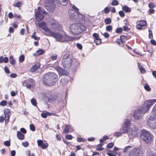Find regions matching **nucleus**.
I'll use <instances>...</instances> for the list:
<instances>
[{
  "label": "nucleus",
  "instance_id": "f257e3e1",
  "mask_svg": "<svg viewBox=\"0 0 156 156\" xmlns=\"http://www.w3.org/2000/svg\"><path fill=\"white\" fill-rule=\"evenodd\" d=\"M130 121L129 120L126 119L123 123V125L120 129L122 133H127L128 136L131 138H133L137 135L138 128L135 126H129Z\"/></svg>",
  "mask_w": 156,
  "mask_h": 156
},
{
  "label": "nucleus",
  "instance_id": "f03ea898",
  "mask_svg": "<svg viewBox=\"0 0 156 156\" xmlns=\"http://www.w3.org/2000/svg\"><path fill=\"white\" fill-rule=\"evenodd\" d=\"M49 36L54 37L57 41L61 42L72 41L74 39L73 37L69 36L64 32L57 33L51 31Z\"/></svg>",
  "mask_w": 156,
  "mask_h": 156
},
{
  "label": "nucleus",
  "instance_id": "7ed1b4c3",
  "mask_svg": "<svg viewBox=\"0 0 156 156\" xmlns=\"http://www.w3.org/2000/svg\"><path fill=\"white\" fill-rule=\"evenodd\" d=\"M57 75L53 73L49 72L43 77V82L45 85L51 86L54 84L57 80Z\"/></svg>",
  "mask_w": 156,
  "mask_h": 156
},
{
  "label": "nucleus",
  "instance_id": "20e7f679",
  "mask_svg": "<svg viewBox=\"0 0 156 156\" xmlns=\"http://www.w3.org/2000/svg\"><path fill=\"white\" fill-rule=\"evenodd\" d=\"M69 28L71 33L78 35L85 30L86 27L80 23H74L70 25Z\"/></svg>",
  "mask_w": 156,
  "mask_h": 156
},
{
  "label": "nucleus",
  "instance_id": "39448f33",
  "mask_svg": "<svg viewBox=\"0 0 156 156\" xmlns=\"http://www.w3.org/2000/svg\"><path fill=\"white\" fill-rule=\"evenodd\" d=\"M141 137L143 141L147 144H150L153 140V137L150 133L146 130H142Z\"/></svg>",
  "mask_w": 156,
  "mask_h": 156
},
{
  "label": "nucleus",
  "instance_id": "423d86ee",
  "mask_svg": "<svg viewBox=\"0 0 156 156\" xmlns=\"http://www.w3.org/2000/svg\"><path fill=\"white\" fill-rule=\"evenodd\" d=\"M73 63V61L69 54L64 55L62 60V63L63 66L66 69L69 68Z\"/></svg>",
  "mask_w": 156,
  "mask_h": 156
},
{
  "label": "nucleus",
  "instance_id": "0eeeda50",
  "mask_svg": "<svg viewBox=\"0 0 156 156\" xmlns=\"http://www.w3.org/2000/svg\"><path fill=\"white\" fill-rule=\"evenodd\" d=\"M48 24L51 29L55 31H58L62 28V27L58 22L52 19H50L48 21Z\"/></svg>",
  "mask_w": 156,
  "mask_h": 156
},
{
  "label": "nucleus",
  "instance_id": "6e6552de",
  "mask_svg": "<svg viewBox=\"0 0 156 156\" xmlns=\"http://www.w3.org/2000/svg\"><path fill=\"white\" fill-rule=\"evenodd\" d=\"M146 124L151 129H154L156 128V115H152L147 121Z\"/></svg>",
  "mask_w": 156,
  "mask_h": 156
},
{
  "label": "nucleus",
  "instance_id": "1a4fd4ad",
  "mask_svg": "<svg viewBox=\"0 0 156 156\" xmlns=\"http://www.w3.org/2000/svg\"><path fill=\"white\" fill-rule=\"evenodd\" d=\"M69 13L70 18L74 21H77L78 19L82 20L84 18L83 16L81 14L72 10H69Z\"/></svg>",
  "mask_w": 156,
  "mask_h": 156
},
{
  "label": "nucleus",
  "instance_id": "9d476101",
  "mask_svg": "<svg viewBox=\"0 0 156 156\" xmlns=\"http://www.w3.org/2000/svg\"><path fill=\"white\" fill-rule=\"evenodd\" d=\"M155 102H156V99L148 100L145 101L143 106L141 107L142 109V112L145 113Z\"/></svg>",
  "mask_w": 156,
  "mask_h": 156
},
{
  "label": "nucleus",
  "instance_id": "9b49d317",
  "mask_svg": "<svg viewBox=\"0 0 156 156\" xmlns=\"http://www.w3.org/2000/svg\"><path fill=\"white\" fill-rule=\"evenodd\" d=\"M10 115V113L9 110L8 109H5L4 114L0 117V122L2 123L5 120V123L8 122Z\"/></svg>",
  "mask_w": 156,
  "mask_h": 156
},
{
  "label": "nucleus",
  "instance_id": "f8f14e48",
  "mask_svg": "<svg viewBox=\"0 0 156 156\" xmlns=\"http://www.w3.org/2000/svg\"><path fill=\"white\" fill-rule=\"evenodd\" d=\"M142 152L139 148H134L130 152L128 156H142Z\"/></svg>",
  "mask_w": 156,
  "mask_h": 156
},
{
  "label": "nucleus",
  "instance_id": "ddd939ff",
  "mask_svg": "<svg viewBox=\"0 0 156 156\" xmlns=\"http://www.w3.org/2000/svg\"><path fill=\"white\" fill-rule=\"evenodd\" d=\"M38 26L39 28L42 29L45 31L46 34L47 36H49V35L51 31L47 27L46 23L44 22H42L38 23Z\"/></svg>",
  "mask_w": 156,
  "mask_h": 156
},
{
  "label": "nucleus",
  "instance_id": "4468645a",
  "mask_svg": "<svg viewBox=\"0 0 156 156\" xmlns=\"http://www.w3.org/2000/svg\"><path fill=\"white\" fill-rule=\"evenodd\" d=\"M35 85V81L32 79H29L24 81L23 85L24 87H26L27 89H30L31 87H33Z\"/></svg>",
  "mask_w": 156,
  "mask_h": 156
},
{
  "label": "nucleus",
  "instance_id": "2eb2a0df",
  "mask_svg": "<svg viewBox=\"0 0 156 156\" xmlns=\"http://www.w3.org/2000/svg\"><path fill=\"white\" fill-rule=\"evenodd\" d=\"M142 109L140 107L139 109L135 111L133 116L135 119H139L141 118L142 115L145 113L142 112Z\"/></svg>",
  "mask_w": 156,
  "mask_h": 156
},
{
  "label": "nucleus",
  "instance_id": "dca6fc26",
  "mask_svg": "<svg viewBox=\"0 0 156 156\" xmlns=\"http://www.w3.org/2000/svg\"><path fill=\"white\" fill-rule=\"evenodd\" d=\"M55 69L58 72L59 76L66 75L67 74V73L66 71L63 70L60 67L56 66L55 67Z\"/></svg>",
  "mask_w": 156,
  "mask_h": 156
},
{
  "label": "nucleus",
  "instance_id": "f3484780",
  "mask_svg": "<svg viewBox=\"0 0 156 156\" xmlns=\"http://www.w3.org/2000/svg\"><path fill=\"white\" fill-rule=\"evenodd\" d=\"M146 24V22L144 20H140L137 23V28L140 30L143 29V27Z\"/></svg>",
  "mask_w": 156,
  "mask_h": 156
},
{
  "label": "nucleus",
  "instance_id": "a211bd4d",
  "mask_svg": "<svg viewBox=\"0 0 156 156\" xmlns=\"http://www.w3.org/2000/svg\"><path fill=\"white\" fill-rule=\"evenodd\" d=\"M48 100L50 102H54L56 100L57 96L56 94H53L51 95L47 96Z\"/></svg>",
  "mask_w": 156,
  "mask_h": 156
},
{
  "label": "nucleus",
  "instance_id": "6ab92c4d",
  "mask_svg": "<svg viewBox=\"0 0 156 156\" xmlns=\"http://www.w3.org/2000/svg\"><path fill=\"white\" fill-rule=\"evenodd\" d=\"M44 17V16L40 13L39 12L35 13V19L37 21H40L42 20Z\"/></svg>",
  "mask_w": 156,
  "mask_h": 156
},
{
  "label": "nucleus",
  "instance_id": "aec40b11",
  "mask_svg": "<svg viewBox=\"0 0 156 156\" xmlns=\"http://www.w3.org/2000/svg\"><path fill=\"white\" fill-rule=\"evenodd\" d=\"M73 131V129L71 126L69 125H66L63 132L65 133H68L69 132H72Z\"/></svg>",
  "mask_w": 156,
  "mask_h": 156
},
{
  "label": "nucleus",
  "instance_id": "412c9836",
  "mask_svg": "<svg viewBox=\"0 0 156 156\" xmlns=\"http://www.w3.org/2000/svg\"><path fill=\"white\" fill-rule=\"evenodd\" d=\"M46 8L49 11L52 12L54 11L55 8V5L53 2H52L51 4V6H46Z\"/></svg>",
  "mask_w": 156,
  "mask_h": 156
},
{
  "label": "nucleus",
  "instance_id": "4be33fe9",
  "mask_svg": "<svg viewBox=\"0 0 156 156\" xmlns=\"http://www.w3.org/2000/svg\"><path fill=\"white\" fill-rule=\"evenodd\" d=\"M56 2L58 4H61L62 5H66L68 2V0H56Z\"/></svg>",
  "mask_w": 156,
  "mask_h": 156
},
{
  "label": "nucleus",
  "instance_id": "5701e85b",
  "mask_svg": "<svg viewBox=\"0 0 156 156\" xmlns=\"http://www.w3.org/2000/svg\"><path fill=\"white\" fill-rule=\"evenodd\" d=\"M40 64L37 63L34 66L30 69V71L31 72H34L36 71L38 68H39Z\"/></svg>",
  "mask_w": 156,
  "mask_h": 156
},
{
  "label": "nucleus",
  "instance_id": "b1692460",
  "mask_svg": "<svg viewBox=\"0 0 156 156\" xmlns=\"http://www.w3.org/2000/svg\"><path fill=\"white\" fill-rule=\"evenodd\" d=\"M122 9L126 13L130 12L131 9L126 5H124L122 7Z\"/></svg>",
  "mask_w": 156,
  "mask_h": 156
},
{
  "label": "nucleus",
  "instance_id": "393cba45",
  "mask_svg": "<svg viewBox=\"0 0 156 156\" xmlns=\"http://www.w3.org/2000/svg\"><path fill=\"white\" fill-rule=\"evenodd\" d=\"M17 136L18 138L20 140H23L24 139V136L20 132L17 133Z\"/></svg>",
  "mask_w": 156,
  "mask_h": 156
},
{
  "label": "nucleus",
  "instance_id": "a878e982",
  "mask_svg": "<svg viewBox=\"0 0 156 156\" xmlns=\"http://www.w3.org/2000/svg\"><path fill=\"white\" fill-rule=\"evenodd\" d=\"M37 12H40V13L41 14H45L47 13V12L44 11V9L40 7H38V11Z\"/></svg>",
  "mask_w": 156,
  "mask_h": 156
},
{
  "label": "nucleus",
  "instance_id": "bb28decb",
  "mask_svg": "<svg viewBox=\"0 0 156 156\" xmlns=\"http://www.w3.org/2000/svg\"><path fill=\"white\" fill-rule=\"evenodd\" d=\"M22 5V3L21 2H17L14 3L13 5L15 7H20Z\"/></svg>",
  "mask_w": 156,
  "mask_h": 156
},
{
  "label": "nucleus",
  "instance_id": "cd10ccee",
  "mask_svg": "<svg viewBox=\"0 0 156 156\" xmlns=\"http://www.w3.org/2000/svg\"><path fill=\"white\" fill-rule=\"evenodd\" d=\"M25 59V57L23 55H21L19 58V61L20 62H23Z\"/></svg>",
  "mask_w": 156,
  "mask_h": 156
},
{
  "label": "nucleus",
  "instance_id": "c85d7f7f",
  "mask_svg": "<svg viewBox=\"0 0 156 156\" xmlns=\"http://www.w3.org/2000/svg\"><path fill=\"white\" fill-rule=\"evenodd\" d=\"M10 62L11 65H13L15 63V60L13 58L12 56H11L9 57Z\"/></svg>",
  "mask_w": 156,
  "mask_h": 156
},
{
  "label": "nucleus",
  "instance_id": "c756f323",
  "mask_svg": "<svg viewBox=\"0 0 156 156\" xmlns=\"http://www.w3.org/2000/svg\"><path fill=\"white\" fill-rule=\"evenodd\" d=\"M104 21L106 24H108L111 23V20L110 18H107L105 19Z\"/></svg>",
  "mask_w": 156,
  "mask_h": 156
},
{
  "label": "nucleus",
  "instance_id": "7c9ffc66",
  "mask_svg": "<svg viewBox=\"0 0 156 156\" xmlns=\"http://www.w3.org/2000/svg\"><path fill=\"white\" fill-rule=\"evenodd\" d=\"M44 51L41 49H39L36 51L37 55H38L42 54Z\"/></svg>",
  "mask_w": 156,
  "mask_h": 156
},
{
  "label": "nucleus",
  "instance_id": "2f4dec72",
  "mask_svg": "<svg viewBox=\"0 0 156 156\" xmlns=\"http://www.w3.org/2000/svg\"><path fill=\"white\" fill-rule=\"evenodd\" d=\"M111 4L113 5H117L119 4V2L117 0H113L112 1Z\"/></svg>",
  "mask_w": 156,
  "mask_h": 156
},
{
  "label": "nucleus",
  "instance_id": "473e14b6",
  "mask_svg": "<svg viewBox=\"0 0 156 156\" xmlns=\"http://www.w3.org/2000/svg\"><path fill=\"white\" fill-rule=\"evenodd\" d=\"M145 89L148 91H150L151 89L148 84H145L144 86Z\"/></svg>",
  "mask_w": 156,
  "mask_h": 156
},
{
  "label": "nucleus",
  "instance_id": "72a5a7b5",
  "mask_svg": "<svg viewBox=\"0 0 156 156\" xmlns=\"http://www.w3.org/2000/svg\"><path fill=\"white\" fill-rule=\"evenodd\" d=\"M31 104L34 106H35L37 105L36 100L34 98H32L31 100Z\"/></svg>",
  "mask_w": 156,
  "mask_h": 156
},
{
  "label": "nucleus",
  "instance_id": "f704fd0d",
  "mask_svg": "<svg viewBox=\"0 0 156 156\" xmlns=\"http://www.w3.org/2000/svg\"><path fill=\"white\" fill-rule=\"evenodd\" d=\"M48 144L47 143H45L44 144H43L41 146V148L42 149H45L47 148L48 146Z\"/></svg>",
  "mask_w": 156,
  "mask_h": 156
},
{
  "label": "nucleus",
  "instance_id": "c9c22d12",
  "mask_svg": "<svg viewBox=\"0 0 156 156\" xmlns=\"http://www.w3.org/2000/svg\"><path fill=\"white\" fill-rule=\"evenodd\" d=\"M120 39L122 43H123L126 41V37L124 36H122L120 37Z\"/></svg>",
  "mask_w": 156,
  "mask_h": 156
},
{
  "label": "nucleus",
  "instance_id": "e433bc0d",
  "mask_svg": "<svg viewBox=\"0 0 156 156\" xmlns=\"http://www.w3.org/2000/svg\"><path fill=\"white\" fill-rule=\"evenodd\" d=\"M106 30L108 31H111L112 30V27L111 25H109L106 27Z\"/></svg>",
  "mask_w": 156,
  "mask_h": 156
},
{
  "label": "nucleus",
  "instance_id": "4c0bfd02",
  "mask_svg": "<svg viewBox=\"0 0 156 156\" xmlns=\"http://www.w3.org/2000/svg\"><path fill=\"white\" fill-rule=\"evenodd\" d=\"M122 133V132H116L114 133V135L115 136L118 137L121 135Z\"/></svg>",
  "mask_w": 156,
  "mask_h": 156
},
{
  "label": "nucleus",
  "instance_id": "58836bf2",
  "mask_svg": "<svg viewBox=\"0 0 156 156\" xmlns=\"http://www.w3.org/2000/svg\"><path fill=\"white\" fill-rule=\"evenodd\" d=\"M77 140L78 142H83L86 141V140L81 137H79L77 138Z\"/></svg>",
  "mask_w": 156,
  "mask_h": 156
},
{
  "label": "nucleus",
  "instance_id": "ea45409f",
  "mask_svg": "<svg viewBox=\"0 0 156 156\" xmlns=\"http://www.w3.org/2000/svg\"><path fill=\"white\" fill-rule=\"evenodd\" d=\"M104 11L105 13H108L110 12L109 8L108 7H106L104 9Z\"/></svg>",
  "mask_w": 156,
  "mask_h": 156
},
{
  "label": "nucleus",
  "instance_id": "a19ab883",
  "mask_svg": "<svg viewBox=\"0 0 156 156\" xmlns=\"http://www.w3.org/2000/svg\"><path fill=\"white\" fill-rule=\"evenodd\" d=\"M7 101L5 100L1 101L0 103V105L2 106H5L7 104Z\"/></svg>",
  "mask_w": 156,
  "mask_h": 156
},
{
  "label": "nucleus",
  "instance_id": "79ce46f5",
  "mask_svg": "<svg viewBox=\"0 0 156 156\" xmlns=\"http://www.w3.org/2000/svg\"><path fill=\"white\" fill-rule=\"evenodd\" d=\"M93 36L95 39V40H97V39H98L99 38L98 34L97 33H94L93 34Z\"/></svg>",
  "mask_w": 156,
  "mask_h": 156
},
{
  "label": "nucleus",
  "instance_id": "37998d69",
  "mask_svg": "<svg viewBox=\"0 0 156 156\" xmlns=\"http://www.w3.org/2000/svg\"><path fill=\"white\" fill-rule=\"evenodd\" d=\"M122 31V29L121 27L118 28L116 30V33H120Z\"/></svg>",
  "mask_w": 156,
  "mask_h": 156
},
{
  "label": "nucleus",
  "instance_id": "c03bdc74",
  "mask_svg": "<svg viewBox=\"0 0 156 156\" xmlns=\"http://www.w3.org/2000/svg\"><path fill=\"white\" fill-rule=\"evenodd\" d=\"M22 145L25 147H27L29 145V143L27 141L23 142L22 143Z\"/></svg>",
  "mask_w": 156,
  "mask_h": 156
},
{
  "label": "nucleus",
  "instance_id": "a18cd8bd",
  "mask_svg": "<svg viewBox=\"0 0 156 156\" xmlns=\"http://www.w3.org/2000/svg\"><path fill=\"white\" fill-rule=\"evenodd\" d=\"M113 145H114V144L113 143H110L108 144V145H107V148H112L113 146Z\"/></svg>",
  "mask_w": 156,
  "mask_h": 156
},
{
  "label": "nucleus",
  "instance_id": "49530a36",
  "mask_svg": "<svg viewBox=\"0 0 156 156\" xmlns=\"http://www.w3.org/2000/svg\"><path fill=\"white\" fill-rule=\"evenodd\" d=\"M30 127L31 130L33 131H34L35 130V126L33 124H30Z\"/></svg>",
  "mask_w": 156,
  "mask_h": 156
},
{
  "label": "nucleus",
  "instance_id": "de8ad7c7",
  "mask_svg": "<svg viewBox=\"0 0 156 156\" xmlns=\"http://www.w3.org/2000/svg\"><path fill=\"white\" fill-rule=\"evenodd\" d=\"M66 138L68 140H71L72 139L73 136L71 135H68L66 136Z\"/></svg>",
  "mask_w": 156,
  "mask_h": 156
},
{
  "label": "nucleus",
  "instance_id": "09e8293b",
  "mask_svg": "<svg viewBox=\"0 0 156 156\" xmlns=\"http://www.w3.org/2000/svg\"><path fill=\"white\" fill-rule=\"evenodd\" d=\"M94 42L97 44H98L101 43V39L100 38H99V39H97V40H95Z\"/></svg>",
  "mask_w": 156,
  "mask_h": 156
},
{
  "label": "nucleus",
  "instance_id": "8fccbe9b",
  "mask_svg": "<svg viewBox=\"0 0 156 156\" xmlns=\"http://www.w3.org/2000/svg\"><path fill=\"white\" fill-rule=\"evenodd\" d=\"M123 30L125 31H127L129 30V28L126 26H124L123 27Z\"/></svg>",
  "mask_w": 156,
  "mask_h": 156
},
{
  "label": "nucleus",
  "instance_id": "3c124183",
  "mask_svg": "<svg viewBox=\"0 0 156 156\" xmlns=\"http://www.w3.org/2000/svg\"><path fill=\"white\" fill-rule=\"evenodd\" d=\"M4 145L6 146H9L10 145V142L8 141H6L4 142Z\"/></svg>",
  "mask_w": 156,
  "mask_h": 156
},
{
  "label": "nucleus",
  "instance_id": "603ef678",
  "mask_svg": "<svg viewBox=\"0 0 156 156\" xmlns=\"http://www.w3.org/2000/svg\"><path fill=\"white\" fill-rule=\"evenodd\" d=\"M155 6V5L152 3H149L148 5V7L150 9H153Z\"/></svg>",
  "mask_w": 156,
  "mask_h": 156
},
{
  "label": "nucleus",
  "instance_id": "864d4df0",
  "mask_svg": "<svg viewBox=\"0 0 156 156\" xmlns=\"http://www.w3.org/2000/svg\"><path fill=\"white\" fill-rule=\"evenodd\" d=\"M119 14L120 16L122 17H123L125 16V14L122 11H119Z\"/></svg>",
  "mask_w": 156,
  "mask_h": 156
},
{
  "label": "nucleus",
  "instance_id": "5fc2aeb1",
  "mask_svg": "<svg viewBox=\"0 0 156 156\" xmlns=\"http://www.w3.org/2000/svg\"><path fill=\"white\" fill-rule=\"evenodd\" d=\"M149 37L150 38H153V34L152 31L149 30Z\"/></svg>",
  "mask_w": 156,
  "mask_h": 156
},
{
  "label": "nucleus",
  "instance_id": "6e6d98bb",
  "mask_svg": "<svg viewBox=\"0 0 156 156\" xmlns=\"http://www.w3.org/2000/svg\"><path fill=\"white\" fill-rule=\"evenodd\" d=\"M37 143L38 146H41L43 144L42 141L41 140H38L37 141Z\"/></svg>",
  "mask_w": 156,
  "mask_h": 156
},
{
  "label": "nucleus",
  "instance_id": "4d7b16f0",
  "mask_svg": "<svg viewBox=\"0 0 156 156\" xmlns=\"http://www.w3.org/2000/svg\"><path fill=\"white\" fill-rule=\"evenodd\" d=\"M154 10L153 9H150L148 11V13L149 14H151L154 12Z\"/></svg>",
  "mask_w": 156,
  "mask_h": 156
},
{
  "label": "nucleus",
  "instance_id": "13d9d810",
  "mask_svg": "<svg viewBox=\"0 0 156 156\" xmlns=\"http://www.w3.org/2000/svg\"><path fill=\"white\" fill-rule=\"evenodd\" d=\"M46 114H47V116H51V115H53L58 116V115H55V113H50V112H46Z\"/></svg>",
  "mask_w": 156,
  "mask_h": 156
},
{
  "label": "nucleus",
  "instance_id": "bf43d9fd",
  "mask_svg": "<svg viewBox=\"0 0 156 156\" xmlns=\"http://www.w3.org/2000/svg\"><path fill=\"white\" fill-rule=\"evenodd\" d=\"M152 113L153 114L156 115V104L155 105L154 107L152 110Z\"/></svg>",
  "mask_w": 156,
  "mask_h": 156
},
{
  "label": "nucleus",
  "instance_id": "052dcab7",
  "mask_svg": "<svg viewBox=\"0 0 156 156\" xmlns=\"http://www.w3.org/2000/svg\"><path fill=\"white\" fill-rule=\"evenodd\" d=\"M131 148V147L130 146H128L126 147L125 148L124 150L123 151L124 153L126 152L127 151H128L130 148Z\"/></svg>",
  "mask_w": 156,
  "mask_h": 156
},
{
  "label": "nucleus",
  "instance_id": "680f3d73",
  "mask_svg": "<svg viewBox=\"0 0 156 156\" xmlns=\"http://www.w3.org/2000/svg\"><path fill=\"white\" fill-rule=\"evenodd\" d=\"M41 117L43 118H46L47 116L46 113H43L41 114Z\"/></svg>",
  "mask_w": 156,
  "mask_h": 156
},
{
  "label": "nucleus",
  "instance_id": "e2e57ef3",
  "mask_svg": "<svg viewBox=\"0 0 156 156\" xmlns=\"http://www.w3.org/2000/svg\"><path fill=\"white\" fill-rule=\"evenodd\" d=\"M76 46L79 49H82V45L81 44H80L77 43L76 44Z\"/></svg>",
  "mask_w": 156,
  "mask_h": 156
},
{
  "label": "nucleus",
  "instance_id": "0e129e2a",
  "mask_svg": "<svg viewBox=\"0 0 156 156\" xmlns=\"http://www.w3.org/2000/svg\"><path fill=\"white\" fill-rule=\"evenodd\" d=\"M8 58L7 57H5L4 58H3V62L5 63H7L8 61Z\"/></svg>",
  "mask_w": 156,
  "mask_h": 156
},
{
  "label": "nucleus",
  "instance_id": "69168bd1",
  "mask_svg": "<svg viewBox=\"0 0 156 156\" xmlns=\"http://www.w3.org/2000/svg\"><path fill=\"white\" fill-rule=\"evenodd\" d=\"M20 130L23 133H26L27 132L26 130L24 128H23L20 129Z\"/></svg>",
  "mask_w": 156,
  "mask_h": 156
},
{
  "label": "nucleus",
  "instance_id": "338daca9",
  "mask_svg": "<svg viewBox=\"0 0 156 156\" xmlns=\"http://www.w3.org/2000/svg\"><path fill=\"white\" fill-rule=\"evenodd\" d=\"M57 58V55H55L52 56L51 57V58L52 60H55Z\"/></svg>",
  "mask_w": 156,
  "mask_h": 156
},
{
  "label": "nucleus",
  "instance_id": "774afa93",
  "mask_svg": "<svg viewBox=\"0 0 156 156\" xmlns=\"http://www.w3.org/2000/svg\"><path fill=\"white\" fill-rule=\"evenodd\" d=\"M151 43L152 44L154 45H155L156 44V42L154 40H151Z\"/></svg>",
  "mask_w": 156,
  "mask_h": 156
}]
</instances>
